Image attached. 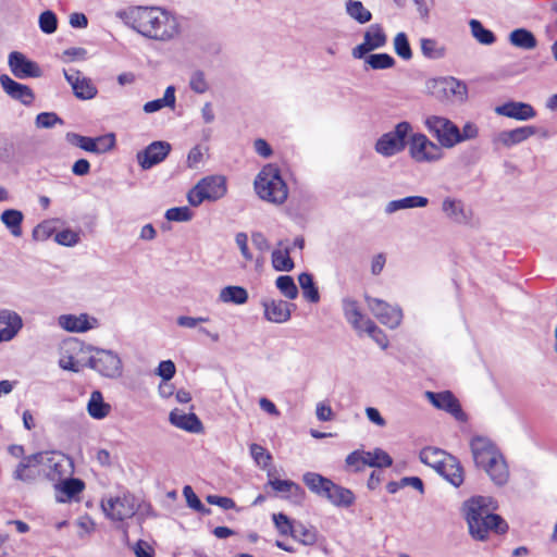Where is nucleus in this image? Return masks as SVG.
Here are the masks:
<instances>
[{"instance_id": "a878e982", "label": "nucleus", "mask_w": 557, "mask_h": 557, "mask_svg": "<svg viewBox=\"0 0 557 557\" xmlns=\"http://www.w3.org/2000/svg\"><path fill=\"white\" fill-rule=\"evenodd\" d=\"M342 309L346 321L358 333L363 332L367 321H372L363 314L358 301L351 297L342 299Z\"/></svg>"}, {"instance_id": "bb28decb", "label": "nucleus", "mask_w": 557, "mask_h": 557, "mask_svg": "<svg viewBox=\"0 0 557 557\" xmlns=\"http://www.w3.org/2000/svg\"><path fill=\"white\" fill-rule=\"evenodd\" d=\"M536 133V128L534 126H520L510 131H503L496 134L493 138V144L504 147H512L518 145Z\"/></svg>"}, {"instance_id": "864d4df0", "label": "nucleus", "mask_w": 557, "mask_h": 557, "mask_svg": "<svg viewBox=\"0 0 557 557\" xmlns=\"http://www.w3.org/2000/svg\"><path fill=\"white\" fill-rule=\"evenodd\" d=\"M382 349L388 347V338L383 330H381L373 321H367L363 330Z\"/></svg>"}, {"instance_id": "7c9ffc66", "label": "nucleus", "mask_w": 557, "mask_h": 557, "mask_svg": "<svg viewBox=\"0 0 557 557\" xmlns=\"http://www.w3.org/2000/svg\"><path fill=\"white\" fill-rule=\"evenodd\" d=\"M324 498L338 508H348L354 505L356 500V496L351 490L341 486L334 482H332L330 492L326 493Z\"/></svg>"}, {"instance_id": "9d476101", "label": "nucleus", "mask_w": 557, "mask_h": 557, "mask_svg": "<svg viewBox=\"0 0 557 557\" xmlns=\"http://www.w3.org/2000/svg\"><path fill=\"white\" fill-rule=\"evenodd\" d=\"M428 90L440 100L463 101L467 98V85L455 77H440L428 82Z\"/></svg>"}, {"instance_id": "0e129e2a", "label": "nucleus", "mask_w": 557, "mask_h": 557, "mask_svg": "<svg viewBox=\"0 0 557 557\" xmlns=\"http://www.w3.org/2000/svg\"><path fill=\"white\" fill-rule=\"evenodd\" d=\"M189 87L196 94H205L209 89V84L202 71H195L190 75Z\"/></svg>"}, {"instance_id": "f03ea898", "label": "nucleus", "mask_w": 557, "mask_h": 557, "mask_svg": "<svg viewBox=\"0 0 557 557\" xmlns=\"http://www.w3.org/2000/svg\"><path fill=\"white\" fill-rule=\"evenodd\" d=\"M496 508V502L485 496L472 497L465 503L466 520L473 539L484 541L491 531L504 534L508 530L507 522L493 513Z\"/></svg>"}, {"instance_id": "aec40b11", "label": "nucleus", "mask_w": 557, "mask_h": 557, "mask_svg": "<svg viewBox=\"0 0 557 557\" xmlns=\"http://www.w3.org/2000/svg\"><path fill=\"white\" fill-rule=\"evenodd\" d=\"M39 459H42V457L38 453L23 457L22 461L13 472V478L24 483H34L42 475Z\"/></svg>"}, {"instance_id": "37998d69", "label": "nucleus", "mask_w": 557, "mask_h": 557, "mask_svg": "<svg viewBox=\"0 0 557 557\" xmlns=\"http://www.w3.org/2000/svg\"><path fill=\"white\" fill-rule=\"evenodd\" d=\"M290 247L275 249L272 252V265L276 271L289 272L294 269V261L289 257Z\"/></svg>"}, {"instance_id": "603ef678", "label": "nucleus", "mask_w": 557, "mask_h": 557, "mask_svg": "<svg viewBox=\"0 0 557 557\" xmlns=\"http://www.w3.org/2000/svg\"><path fill=\"white\" fill-rule=\"evenodd\" d=\"M275 285L278 290L288 299H295L298 296V288L294 278L289 275H281L276 278Z\"/></svg>"}, {"instance_id": "5fc2aeb1", "label": "nucleus", "mask_w": 557, "mask_h": 557, "mask_svg": "<svg viewBox=\"0 0 557 557\" xmlns=\"http://www.w3.org/2000/svg\"><path fill=\"white\" fill-rule=\"evenodd\" d=\"M273 522L282 535H293L294 532H298L300 528H295L296 524L284 513H274Z\"/></svg>"}, {"instance_id": "2f4dec72", "label": "nucleus", "mask_w": 557, "mask_h": 557, "mask_svg": "<svg viewBox=\"0 0 557 557\" xmlns=\"http://www.w3.org/2000/svg\"><path fill=\"white\" fill-rule=\"evenodd\" d=\"M437 473L455 487H458L463 483V468L459 460L454 456L446 458V463H444L443 468L440 469Z\"/></svg>"}, {"instance_id": "774afa93", "label": "nucleus", "mask_w": 557, "mask_h": 557, "mask_svg": "<svg viewBox=\"0 0 557 557\" xmlns=\"http://www.w3.org/2000/svg\"><path fill=\"white\" fill-rule=\"evenodd\" d=\"M295 528H300L298 532H294L292 535L295 540H298L306 545L313 544L315 542V533L312 530L306 528L302 523H297Z\"/></svg>"}, {"instance_id": "1a4fd4ad", "label": "nucleus", "mask_w": 557, "mask_h": 557, "mask_svg": "<svg viewBox=\"0 0 557 557\" xmlns=\"http://www.w3.org/2000/svg\"><path fill=\"white\" fill-rule=\"evenodd\" d=\"M92 351L88 367L107 377H117L122 373V360L113 350L89 347Z\"/></svg>"}, {"instance_id": "dca6fc26", "label": "nucleus", "mask_w": 557, "mask_h": 557, "mask_svg": "<svg viewBox=\"0 0 557 557\" xmlns=\"http://www.w3.org/2000/svg\"><path fill=\"white\" fill-rule=\"evenodd\" d=\"M8 64L11 73L20 79L36 78L41 76V70L39 65L27 59L25 54L18 51H13L9 54Z\"/></svg>"}, {"instance_id": "052dcab7", "label": "nucleus", "mask_w": 557, "mask_h": 557, "mask_svg": "<svg viewBox=\"0 0 557 557\" xmlns=\"http://www.w3.org/2000/svg\"><path fill=\"white\" fill-rule=\"evenodd\" d=\"M54 231L55 227L52 221H44L33 230L32 236L36 242H45L52 236Z\"/></svg>"}, {"instance_id": "7ed1b4c3", "label": "nucleus", "mask_w": 557, "mask_h": 557, "mask_svg": "<svg viewBox=\"0 0 557 557\" xmlns=\"http://www.w3.org/2000/svg\"><path fill=\"white\" fill-rule=\"evenodd\" d=\"M470 449L475 466L484 470L495 485L503 486L508 482L507 462L490 438L474 436L470 442Z\"/></svg>"}, {"instance_id": "ddd939ff", "label": "nucleus", "mask_w": 557, "mask_h": 557, "mask_svg": "<svg viewBox=\"0 0 557 557\" xmlns=\"http://www.w3.org/2000/svg\"><path fill=\"white\" fill-rule=\"evenodd\" d=\"M409 153L417 162H435L443 158L441 146L430 140L426 135L417 133L411 136Z\"/></svg>"}, {"instance_id": "f257e3e1", "label": "nucleus", "mask_w": 557, "mask_h": 557, "mask_svg": "<svg viewBox=\"0 0 557 557\" xmlns=\"http://www.w3.org/2000/svg\"><path fill=\"white\" fill-rule=\"evenodd\" d=\"M129 25L138 34L157 41H171L181 33L176 15L158 7H137L129 12Z\"/></svg>"}, {"instance_id": "a19ab883", "label": "nucleus", "mask_w": 557, "mask_h": 557, "mask_svg": "<svg viewBox=\"0 0 557 557\" xmlns=\"http://www.w3.org/2000/svg\"><path fill=\"white\" fill-rule=\"evenodd\" d=\"M420 47L422 54L431 60H438L446 55V47L433 38H421Z\"/></svg>"}, {"instance_id": "20e7f679", "label": "nucleus", "mask_w": 557, "mask_h": 557, "mask_svg": "<svg viewBox=\"0 0 557 557\" xmlns=\"http://www.w3.org/2000/svg\"><path fill=\"white\" fill-rule=\"evenodd\" d=\"M255 190L264 201L282 205L288 196V188L274 164L264 165L255 180Z\"/></svg>"}, {"instance_id": "473e14b6", "label": "nucleus", "mask_w": 557, "mask_h": 557, "mask_svg": "<svg viewBox=\"0 0 557 557\" xmlns=\"http://www.w3.org/2000/svg\"><path fill=\"white\" fill-rule=\"evenodd\" d=\"M429 205V199L423 196H408L401 199L392 200L385 206V213L393 214L399 210L424 208Z\"/></svg>"}, {"instance_id": "e2e57ef3", "label": "nucleus", "mask_w": 557, "mask_h": 557, "mask_svg": "<svg viewBox=\"0 0 557 557\" xmlns=\"http://www.w3.org/2000/svg\"><path fill=\"white\" fill-rule=\"evenodd\" d=\"M35 124L38 128H52L55 124H63V121L54 112H41L36 116Z\"/></svg>"}, {"instance_id": "9b49d317", "label": "nucleus", "mask_w": 557, "mask_h": 557, "mask_svg": "<svg viewBox=\"0 0 557 557\" xmlns=\"http://www.w3.org/2000/svg\"><path fill=\"white\" fill-rule=\"evenodd\" d=\"M425 127L436 137L441 147L453 148L460 143L459 127L444 116L431 115L426 117Z\"/></svg>"}, {"instance_id": "8fccbe9b", "label": "nucleus", "mask_w": 557, "mask_h": 557, "mask_svg": "<svg viewBox=\"0 0 557 557\" xmlns=\"http://www.w3.org/2000/svg\"><path fill=\"white\" fill-rule=\"evenodd\" d=\"M393 46L396 54L399 58L404 60H410L412 58V50L406 33H397L396 36L394 37Z\"/></svg>"}, {"instance_id": "c85d7f7f", "label": "nucleus", "mask_w": 557, "mask_h": 557, "mask_svg": "<svg viewBox=\"0 0 557 557\" xmlns=\"http://www.w3.org/2000/svg\"><path fill=\"white\" fill-rule=\"evenodd\" d=\"M169 420L174 426L190 433H200L203 430L200 419L195 413H186L180 409L170 412Z\"/></svg>"}, {"instance_id": "13d9d810", "label": "nucleus", "mask_w": 557, "mask_h": 557, "mask_svg": "<svg viewBox=\"0 0 557 557\" xmlns=\"http://www.w3.org/2000/svg\"><path fill=\"white\" fill-rule=\"evenodd\" d=\"M183 495L186 498V503L188 507L191 509L202 513V515H209L210 509L205 507L199 497L195 494L191 486L186 485L183 488Z\"/></svg>"}, {"instance_id": "a211bd4d", "label": "nucleus", "mask_w": 557, "mask_h": 557, "mask_svg": "<svg viewBox=\"0 0 557 557\" xmlns=\"http://www.w3.org/2000/svg\"><path fill=\"white\" fill-rule=\"evenodd\" d=\"M269 481L267 486H270L274 492L281 495L282 498L290 502L295 505H301L305 500L306 493L305 490L292 480H281L276 478H271V473L269 472Z\"/></svg>"}, {"instance_id": "c756f323", "label": "nucleus", "mask_w": 557, "mask_h": 557, "mask_svg": "<svg viewBox=\"0 0 557 557\" xmlns=\"http://www.w3.org/2000/svg\"><path fill=\"white\" fill-rule=\"evenodd\" d=\"M59 366L61 369L72 372H79L82 370L81 363L75 359L74 354L82 349V343L78 341L65 342L62 346Z\"/></svg>"}, {"instance_id": "412c9836", "label": "nucleus", "mask_w": 557, "mask_h": 557, "mask_svg": "<svg viewBox=\"0 0 557 557\" xmlns=\"http://www.w3.org/2000/svg\"><path fill=\"white\" fill-rule=\"evenodd\" d=\"M58 324L63 330L71 333H85L99 326V321L87 313L62 314L58 318Z\"/></svg>"}, {"instance_id": "6e6d98bb", "label": "nucleus", "mask_w": 557, "mask_h": 557, "mask_svg": "<svg viewBox=\"0 0 557 557\" xmlns=\"http://www.w3.org/2000/svg\"><path fill=\"white\" fill-rule=\"evenodd\" d=\"M39 28L45 34H53L58 28V17L54 12L47 10L39 15Z\"/></svg>"}, {"instance_id": "69168bd1", "label": "nucleus", "mask_w": 557, "mask_h": 557, "mask_svg": "<svg viewBox=\"0 0 557 557\" xmlns=\"http://www.w3.org/2000/svg\"><path fill=\"white\" fill-rule=\"evenodd\" d=\"M54 240L62 246L73 247L79 242V234L70 228L55 234Z\"/></svg>"}, {"instance_id": "de8ad7c7", "label": "nucleus", "mask_w": 557, "mask_h": 557, "mask_svg": "<svg viewBox=\"0 0 557 557\" xmlns=\"http://www.w3.org/2000/svg\"><path fill=\"white\" fill-rule=\"evenodd\" d=\"M367 466L372 468H387L393 465L392 457L382 448L366 451Z\"/></svg>"}, {"instance_id": "39448f33", "label": "nucleus", "mask_w": 557, "mask_h": 557, "mask_svg": "<svg viewBox=\"0 0 557 557\" xmlns=\"http://www.w3.org/2000/svg\"><path fill=\"white\" fill-rule=\"evenodd\" d=\"M226 181L223 176L212 175L202 178L187 194L188 202L197 207L205 200H218L226 194Z\"/></svg>"}, {"instance_id": "2eb2a0df", "label": "nucleus", "mask_w": 557, "mask_h": 557, "mask_svg": "<svg viewBox=\"0 0 557 557\" xmlns=\"http://www.w3.org/2000/svg\"><path fill=\"white\" fill-rule=\"evenodd\" d=\"M171 145L168 141L157 140L148 145L136 156L143 170H149L161 163L170 153Z\"/></svg>"}, {"instance_id": "b1692460", "label": "nucleus", "mask_w": 557, "mask_h": 557, "mask_svg": "<svg viewBox=\"0 0 557 557\" xmlns=\"http://www.w3.org/2000/svg\"><path fill=\"white\" fill-rule=\"evenodd\" d=\"M0 85L9 97L20 101L24 106H30L35 99L34 91L30 87L15 82L7 74L0 76Z\"/></svg>"}, {"instance_id": "0eeeda50", "label": "nucleus", "mask_w": 557, "mask_h": 557, "mask_svg": "<svg viewBox=\"0 0 557 557\" xmlns=\"http://www.w3.org/2000/svg\"><path fill=\"white\" fill-rule=\"evenodd\" d=\"M410 131L411 125L409 122H399L394 131L383 134L376 140L374 146L375 151L385 158L399 153L406 147V138Z\"/></svg>"}, {"instance_id": "393cba45", "label": "nucleus", "mask_w": 557, "mask_h": 557, "mask_svg": "<svg viewBox=\"0 0 557 557\" xmlns=\"http://www.w3.org/2000/svg\"><path fill=\"white\" fill-rule=\"evenodd\" d=\"M495 112L498 115L517 121H529L536 116V111L531 104L520 101L505 102L504 104L496 107Z\"/></svg>"}, {"instance_id": "4be33fe9", "label": "nucleus", "mask_w": 557, "mask_h": 557, "mask_svg": "<svg viewBox=\"0 0 557 557\" xmlns=\"http://www.w3.org/2000/svg\"><path fill=\"white\" fill-rule=\"evenodd\" d=\"M442 212L456 224H468L472 219V211L461 199L446 197L442 202Z\"/></svg>"}, {"instance_id": "49530a36", "label": "nucleus", "mask_w": 557, "mask_h": 557, "mask_svg": "<svg viewBox=\"0 0 557 557\" xmlns=\"http://www.w3.org/2000/svg\"><path fill=\"white\" fill-rule=\"evenodd\" d=\"M472 36L482 45H493L496 41V37L492 30L485 28L482 23L478 20H471L469 22Z\"/></svg>"}, {"instance_id": "6e6552de", "label": "nucleus", "mask_w": 557, "mask_h": 557, "mask_svg": "<svg viewBox=\"0 0 557 557\" xmlns=\"http://www.w3.org/2000/svg\"><path fill=\"white\" fill-rule=\"evenodd\" d=\"M101 508L104 515L113 521L129 519L137 511L135 496L129 492L103 498L101 500Z\"/></svg>"}, {"instance_id": "ea45409f", "label": "nucleus", "mask_w": 557, "mask_h": 557, "mask_svg": "<svg viewBox=\"0 0 557 557\" xmlns=\"http://www.w3.org/2000/svg\"><path fill=\"white\" fill-rule=\"evenodd\" d=\"M175 88L174 86H169L166 87L162 98L146 102L144 106V111L146 113H153L163 109L164 107L173 108L175 106Z\"/></svg>"}, {"instance_id": "e433bc0d", "label": "nucleus", "mask_w": 557, "mask_h": 557, "mask_svg": "<svg viewBox=\"0 0 557 557\" xmlns=\"http://www.w3.org/2000/svg\"><path fill=\"white\" fill-rule=\"evenodd\" d=\"M110 405L104 403L100 391H94L87 404V411L94 419L101 420L110 412Z\"/></svg>"}, {"instance_id": "a18cd8bd", "label": "nucleus", "mask_w": 557, "mask_h": 557, "mask_svg": "<svg viewBox=\"0 0 557 557\" xmlns=\"http://www.w3.org/2000/svg\"><path fill=\"white\" fill-rule=\"evenodd\" d=\"M362 59L364 64L372 70H386L395 65V59L388 53H368Z\"/></svg>"}, {"instance_id": "4c0bfd02", "label": "nucleus", "mask_w": 557, "mask_h": 557, "mask_svg": "<svg viewBox=\"0 0 557 557\" xmlns=\"http://www.w3.org/2000/svg\"><path fill=\"white\" fill-rule=\"evenodd\" d=\"M509 42L512 46L524 50H532L537 45V40L533 33L525 28L513 29L509 34Z\"/></svg>"}, {"instance_id": "58836bf2", "label": "nucleus", "mask_w": 557, "mask_h": 557, "mask_svg": "<svg viewBox=\"0 0 557 557\" xmlns=\"http://www.w3.org/2000/svg\"><path fill=\"white\" fill-rule=\"evenodd\" d=\"M219 300L223 304L244 305L248 300V292L242 286H226L220 290Z\"/></svg>"}, {"instance_id": "680f3d73", "label": "nucleus", "mask_w": 557, "mask_h": 557, "mask_svg": "<svg viewBox=\"0 0 557 557\" xmlns=\"http://www.w3.org/2000/svg\"><path fill=\"white\" fill-rule=\"evenodd\" d=\"M95 150L96 154L106 153L112 150L115 146V136L113 133H109L102 136L94 137Z\"/></svg>"}, {"instance_id": "c03bdc74", "label": "nucleus", "mask_w": 557, "mask_h": 557, "mask_svg": "<svg viewBox=\"0 0 557 557\" xmlns=\"http://www.w3.org/2000/svg\"><path fill=\"white\" fill-rule=\"evenodd\" d=\"M347 14L360 24H366L371 21L372 13L366 9L361 1L348 0L346 2Z\"/></svg>"}, {"instance_id": "4468645a", "label": "nucleus", "mask_w": 557, "mask_h": 557, "mask_svg": "<svg viewBox=\"0 0 557 557\" xmlns=\"http://www.w3.org/2000/svg\"><path fill=\"white\" fill-rule=\"evenodd\" d=\"M387 42V36L380 24H372L363 34V41L356 46L351 54L355 59H362L373 50L383 48Z\"/></svg>"}, {"instance_id": "6ab92c4d", "label": "nucleus", "mask_w": 557, "mask_h": 557, "mask_svg": "<svg viewBox=\"0 0 557 557\" xmlns=\"http://www.w3.org/2000/svg\"><path fill=\"white\" fill-rule=\"evenodd\" d=\"M425 397L435 408L450 413L457 420L463 421L466 419L458 399L450 391L440 393L428 391Z\"/></svg>"}, {"instance_id": "c9c22d12", "label": "nucleus", "mask_w": 557, "mask_h": 557, "mask_svg": "<svg viewBox=\"0 0 557 557\" xmlns=\"http://www.w3.org/2000/svg\"><path fill=\"white\" fill-rule=\"evenodd\" d=\"M0 220L14 237L22 236V223L24 220L22 211L7 209L1 213Z\"/></svg>"}, {"instance_id": "3c124183", "label": "nucleus", "mask_w": 557, "mask_h": 557, "mask_svg": "<svg viewBox=\"0 0 557 557\" xmlns=\"http://www.w3.org/2000/svg\"><path fill=\"white\" fill-rule=\"evenodd\" d=\"M346 468L352 472H361L367 467L366 450L356 449L345 459Z\"/></svg>"}, {"instance_id": "cd10ccee", "label": "nucleus", "mask_w": 557, "mask_h": 557, "mask_svg": "<svg viewBox=\"0 0 557 557\" xmlns=\"http://www.w3.org/2000/svg\"><path fill=\"white\" fill-rule=\"evenodd\" d=\"M0 324L5 326L0 330V343L13 339L23 326V320L18 313L9 309L0 310Z\"/></svg>"}, {"instance_id": "bf43d9fd", "label": "nucleus", "mask_w": 557, "mask_h": 557, "mask_svg": "<svg viewBox=\"0 0 557 557\" xmlns=\"http://www.w3.org/2000/svg\"><path fill=\"white\" fill-rule=\"evenodd\" d=\"M164 216L168 221L187 222V221L191 220L193 212L186 206L175 207V208L168 209Z\"/></svg>"}, {"instance_id": "f3484780", "label": "nucleus", "mask_w": 557, "mask_h": 557, "mask_svg": "<svg viewBox=\"0 0 557 557\" xmlns=\"http://www.w3.org/2000/svg\"><path fill=\"white\" fill-rule=\"evenodd\" d=\"M64 77L71 85L75 97L82 100H90L97 96V87L90 78L85 77L82 73L74 69L64 70Z\"/></svg>"}, {"instance_id": "72a5a7b5", "label": "nucleus", "mask_w": 557, "mask_h": 557, "mask_svg": "<svg viewBox=\"0 0 557 557\" xmlns=\"http://www.w3.org/2000/svg\"><path fill=\"white\" fill-rule=\"evenodd\" d=\"M302 481L312 493L320 497H325L326 493L330 492V486L333 482L331 479L317 472H306L302 475Z\"/></svg>"}, {"instance_id": "09e8293b", "label": "nucleus", "mask_w": 557, "mask_h": 557, "mask_svg": "<svg viewBox=\"0 0 557 557\" xmlns=\"http://www.w3.org/2000/svg\"><path fill=\"white\" fill-rule=\"evenodd\" d=\"M54 486L64 493L69 498L76 496L85 487L82 480L71 476L60 480Z\"/></svg>"}, {"instance_id": "f8f14e48", "label": "nucleus", "mask_w": 557, "mask_h": 557, "mask_svg": "<svg viewBox=\"0 0 557 557\" xmlns=\"http://www.w3.org/2000/svg\"><path fill=\"white\" fill-rule=\"evenodd\" d=\"M366 302L373 315L388 329L395 330L401 324L404 313L399 306L370 296H366Z\"/></svg>"}, {"instance_id": "4d7b16f0", "label": "nucleus", "mask_w": 557, "mask_h": 557, "mask_svg": "<svg viewBox=\"0 0 557 557\" xmlns=\"http://www.w3.org/2000/svg\"><path fill=\"white\" fill-rule=\"evenodd\" d=\"M66 139L70 144L87 151L95 153L96 147L94 143V137L83 136L76 133H67Z\"/></svg>"}, {"instance_id": "f704fd0d", "label": "nucleus", "mask_w": 557, "mask_h": 557, "mask_svg": "<svg viewBox=\"0 0 557 557\" xmlns=\"http://www.w3.org/2000/svg\"><path fill=\"white\" fill-rule=\"evenodd\" d=\"M450 456L451 455L440 448L425 447L420 451L419 458L421 462L438 472L440 469L443 468L444 463H446V458Z\"/></svg>"}, {"instance_id": "423d86ee", "label": "nucleus", "mask_w": 557, "mask_h": 557, "mask_svg": "<svg viewBox=\"0 0 557 557\" xmlns=\"http://www.w3.org/2000/svg\"><path fill=\"white\" fill-rule=\"evenodd\" d=\"M42 459H39L42 476L54 485L62 479L71 476L73 473L72 460L61 453H39Z\"/></svg>"}, {"instance_id": "5701e85b", "label": "nucleus", "mask_w": 557, "mask_h": 557, "mask_svg": "<svg viewBox=\"0 0 557 557\" xmlns=\"http://www.w3.org/2000/svg\"><path fill=\"white\" fill-rule=\"evenodd\" d=\"M261 306L264 310V318L273 323H285L290 319L293 304L282 299L263 298Z\"/></svg>"}, {"instance_id": "338daca9", "label": "nucleus", "mask_w": 557, "mask_h": 557, "mask_svg": "<svg viewBox=\"0 0 557 557\" xmlns=\"http://www.w3.org/2000/svg\"><path fill=\"white\" fill-rule=\"evenodd\" d=\"M250 455L258 466L265 468L272 459V456L259 444L250 445Z\"/></svg>"}, {"instance_id": "79ce46f5", "label": "nucleus", "mask_w": 557, "mask_h": 557, "mask_svg": "<svg viewBox=\"0 0 557 557\" xmlns=\"http://www.w3.org/2000/svg\"><path fill=\"white\" fill-rule=\"evenodd\" d=\"M299 285L302 289L304 297L310 302L317 304L320 300L318 287L314 284L313 276L310 273L304 272L298 276Z\"/></svg>"}]
</instances>
